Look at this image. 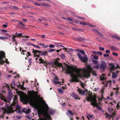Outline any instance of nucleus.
<instances>
[{"instance_id":"nucleus-1","label":"nucleus","mask_w":120,"mask_h":120,"mask_svg":"<svg viewBox=\"0 0 120 120\" xmlns=\"http://www.w3.org/2000/svg\"><path fill=\"white\" fill-rule=\"evenodd\" d=\"M86 68H83V69L77 68V67L75 66L73 68L69 66L66 69V73L70 74L71 79L70 80L71 82L75 81L77 82L78 78H82L83 77L87 78L90 77V73L91 70L90 66L88 65L86 66Z\"/></svg>"},{"instance_id":"nucleus-2","label":"nucleus","mask_w":120,"mask_h":120,"mask_svg":"<svg viewBox=\"0 0 120 120\" xmlns=\"http://www.w3.org/2000/svg\"><path fill=\"white\" fill-rule=\"evenodd\" d=\"M89 97H87L86 98V100L88 101H91V105L97 107V109L101 110L102 108L98 105L96 100V96L92 97V92H88L86 94Z\"/></svg>"},{"instance_id":"nucleus-3","label":"nucleus","mask_w":120,"mask_h":120,"mask_svg":"<svg viewBox=\"0 0 120 120\" xmlns=\"http://www.w3.org/2000/svg\"><path fill=\"white\" fill-rule=\"evenodd\" d=\"M49 110V108L47 106L45 107L43 110H38V115L39 119L40 117H41L40 115H43L45 116V117L49 116L48 113Z\"/></svg>"},{"instance_id":"nucleus-4","label":"nucleus","mask_w":120,"mask_h":120,"mask_svg":"<svg viewBox=\"0 0 120 120\" xmlns=\"http://www.w3.org/2000/svg\"><path fill=\"white\" fill-rule=\"evenodd\" d=\"M5 53L3 51H0V64L3 65L4 63L9 64V62L8 61V60L5 57Z\"/></svg>"},{"instance_id":"nucleus-5","label":"nucleus","mask_w":120,"mask_h":120,"mask_svg":"<svg viewBox=\"0 0 120 120\" xmlns=\"http://www.w3.org/2000/svg\"><path fill=\"white\" fill-rule=\"evenodd\" d=\"M13 96L12 94L10 93L9 94L8 97L5 99V97L2 94H0V99L3 101L4 102L10 103V101Z\"/></svg>"},{"instance_id":"nucleus-6","label":"nucleus","mask_w":120,"mask_h":120,"mask_svg":"<svg viewBox=\"0 0 120 120\" xmlns=\"http://www.w3.org/2000/svg\"><path fill=\"white\" fill-rule=\"evenodd\" d=\"M29 102L30 105L35 108H38V105L39 104V102L35 99H31L30 100Z\"/></svg>"},{"instance_id":"nucleus-7","label":"nucleus","mask_w":120,"mask_h":120,"mask_svg":"<svg viewBox=\"0 0 120 120\" xmlns=\"http://www.w3.org/2000/svg\"><path fill=\"white\" fill-rule=\"evenodd\" d=\"M32 52L34 54V57H37L38 58H39L40 57V55L42 56V52L41 51L34 50L33 49Z\"/></svg>"},{"instance_id":"nucleus-8","label":"nucleus","mask_w":120,"mask_h":120,"mask_svg":"<svg viewBox=\"0 0 120 120\" xmlns=\"http://www.w3.org/2000/svg\"><path fill=\"white\" fill-rule=\"evenodd\" d=\"M2 109L4 110L3 112L4 114L5 113H11L12 112H14L13 109L10 106L8 107L6 109H3L2 108Z\"/></svg>"},{"instance_id":"nucleus-9","label":"nucleus","mask_w":120,"mask_h":120,"mask_svg":"<svg viewBox=\"0 0 120 120\" xmlns=\"http://www.w3.org/2000/svg\"><path fill=\"white\" fill-rule=\"evenodd\" d=\"M56 66H57L59 68L61 67L63 70H64V68L62 66V64L58 63V60L56 59V61L53 62V65H52V66L54 68H56Z\"/></svg>"},{"instance_id":"nucleus-10","label":"nucleus","mask_w":120,"mask_h":120,"mask_svg":"<svg viewBox=\"0 0 120 120\" xmlns=\"http://www.w3.org/2000/svg\"><path fill=\"white\" fill-rule=\"evenodd\" d=\"M101 63L100 65V68L102 69L104 71L106 68V63L103 61H101Z\"/></svg>"},{"instance_id":"nucleus-11","label":"nucleus","mask_w":120,"mask_h":120,"mask_svg":"<svg viewBox=\"0 0 120 120\" xmlns=\"http://www.w3.org/2000/svg\"><path fill=\"white\" fill-rule=\"evenodd\" d=\"M17 96L16 95L15 96L14 98L13 99L12 104H11L12 105L15 106L17 102Z\"/></svg>"},{"instance_id":"nucleus-12","label":"nucleus","mask_w":120,"mask_h":120,"mask_svg":"<svg viewBox=\"0 0 120 120\" xmlns=\"http://www.w3.org/2000/svg\"><path fill=\"white\" fill-rule=\"evenodd\" d=\"M58 79V78L57 76H56L54 79L53 80V83L55 84H60L61 85L60 82H58L57 81Z\"/></svg>"},{"instance_id":"nucleus-13","label":"nucleus","mask_w":120,"mask_h":120,"mask_svg":"<svg viewBox=\"0 0 120 120\" xmlns=\"http://www.w3.org/2000/svg\"><path fill=\"white\" fill-rule=\"evenodd\" d=\"M78 91L79 94L81 95H83L85 93V91L84 90H82L80 88L78 89Z\"/></svg>"},{"instance_id":"nucleus-14","label":"nucleus","mask_w":120,"mask_h":120,"mask_svg":"<svg viewBox=\"0 0 120 120\" xmlns=\"http://www.w3.org/2000/svg\"><path fill=\"white\" fill-rule=\"evenodd\" d=\"M93 31L94 32L97 33L99 34V36H100L101 38H103L104 36L101 34L98 30H96L95 29H94L93 30Z\"/></svg>"},{"instance_id":"nucleus-15","label":"nucleus","mask_w":120,"mask_h":120,"mask_svg":"<svg viewBox=\"0 0 120 120\" xmlns=\"http://www.w3.org/2000/svg\"><path fill=\"white\" fill-rule=\"evenodd\" d=\"M75 40L79 41H83L85 40V39L84 38L81 37L79 38H75Z\"/></svg>"},{"instance_id":"nucleus-16","label":"nucleus","mask_w":120,"mask_h":120,"mask_svg":"<svg viewBox=\"0 0 120 120\" xmlns=\"http://www.w3.org/2000/svg\"><path fill=\"white\" fill-rule=\"evenodd\" d=\"M116 69V67H115L114 65H113V66H111L109 68V70L111 72H112L114 71L115 69Z\"/></svg>"},{"instance_id":"nucleus-17","label":"nucleus","mask_w":120,"mask_h":120,"mask_svg":"<svg viewBox=\"0 0 120 120\" xmlns=\"http://www.w3.org/2000/svg\"><path fill=\"white\" fill-rule=\"evenodd\" d=\"M117 73H114L113 72L112 73V77L113 78H115L117 77V74L118 73L119 71H117L116 70Z\"/></svg>"},{"instance_id":"nucleus-18","label":"nucleus","mask_w":120,"mask_h":120,"mask_svg":"<svg viewBox=\"0 0 120 120\" xmlns=\"http://www.w3.org/2000/svg\"><path fill=\"white\" fill-rule=\"evenodd\" d=\"M72 95H73V97L75 99H80V98L79 97V96L74 93L72 94Z\"/></svg>"},{"instance_id":"nucleus-19","label":"nucleus","mask_w":120,"mask_h":120,"mask_svg":"<svg viewBox=\"0 0 120 120\" xmlns=\"http://www.w3.org/2000/svg\"><path fill=\"white\" fill-rule=\"evenodd\" d=\"M40 62H39V63L41 64L42 63L44 64V65L45 66H46L47 64L46 62L44 61L43 60H41L40 61Z\"/></svg>"},{"instance_id":"nucleus-20","label":"nucleus","mask_w":120,"mask_h":120,"mask_svg":"<svg viewBox=\"0 0 120 120\" xmlns=\"http://www.w3.org/2000/svg\"><path fill=\"white\" fill-rule=\"evenodd\" d=\"M55 112V111L54 110L52 109H50L48 111V114H53Z\"/></svg>"},{"instance_id":"nucleus-21","label":"nucleus","mask_w":120,"mask_h":120,"mask_svg":"<svg viewBox=\"0 0 120 120\" xmlns=\"http://www.w3.org/2000/svg\"><path fill=\"white\" fill-rule=\"evenodd\" d=\"M110 48L112 50L114 51H116L118 50V49L115 46H111Z\"/></svg>"},{"instance_id":"nucleus-22","label":"nucleus","mask_w":120,"mask_h":120,"mask_svg":"<svg viewBox=\"0 0 120 120\" xmlns=\"http://www.w3.org/2000/svg\"><path fill=\"white\" fill-rule=\"evenodd\" d=\"M112 37L115 38L116 39H117L120 41V37H119L118 36L116 35H114L112 36Z\"/></svg>"},{"instance_id":"nucleus-23","label":"nucleus","mask_w":120,"mask_h":120,"mask_svg":"<svg viewBox=\"0 0 120 120\" xmlns=\"http://www.w3.org/2000/svg\"><path fill=\"white\" fill-rule=\"evenodd\" d=\"M81 60L83 62L86 63L87 62V58L86 57H83Z\"/></svg>"},{"instance_id":"nucleus-24","label":"nucleus","mask_w":120,"mask_h":120,"mask_svg":"<svg viewBox=\"0 0 120 120\" xmlns=\"http://www.w3.org/2000/svg\"><path fill=\"white\" fill-rule=\"evenodd\" d=\"M61 58L63 59H65V55L64 53H62L60 55Z\"/></svg>"},{"instance_id":"nucleus-25","label":"nucleus","mask_w":120,"mask_h":120,"mask_svg":"<svg viewBox=\"0 0 120 120\" xmlns=\"http://www.w3.org/2000/svg\"><path fill=\"white\" fill-rule=\"evenodd\" d=\"M42 52V56L47 55L48 53L46 51H43Z\"/></svg>"},{"instance_id":"nucleus-26","label":"nucleus","mask_w":120,"mask_h":120,"mask_svg":"<svg viewBox=\"0 0 120 120\" xmlns=\"http://www.w3.org/2000/svg\"><path fill=\"white\" fill-rule=\"evenodd\" d=\"M16 37V36L14 35H12V39L13 42H15V41H16V40H15V38Z\"/></svg>"},{"instance_id":"nucleus-27","label":"nucleus","mask_w":120,"mask_h":120,"mask_svg":"<svg viewBox=\"0 0 120 120\" xmlns=\"http://www.w3.org/2000/svg\"><path fill=\"white\" fill-rule=\"evenodd\" d=\"M108 111L110 112H111L113 111V109H111V108L109 107H108Z\"/></svg>"},{"instance_id":"nucleus-28","label":"nucleus","mask_w":120,"mask_h":120,"mask_svg":"<svg viewBox=\"0 0 120 120\" xmlns=\"http://www.w3.org/2000/svg\"><path fill=\"white\" fill-rule=\"evenodd\" d=\"M92 61L94 64H98V61L95 60L94 59L92 60Z\"/></svg>"},{"instance_id":"nucleus-29","label":"nucleus","mask_w":120,"mask_h":120,"mask_svg":"<svg viewBox=\"0 0 120 120\" xmlns=\"http://www.w3.org/2000/svg\"><path fill=\"white\" fill-rule=\"evenodd\" d=\"M77 55L78 56V57H79V58L81 60L82 59V58L83 57L81 55H80V53H78L77 54Z\"/></svg>"},{"instance_id":"nucleus-30","label":"nucleus","mask_w":120,"mask_h":120,"mask_svg":"<svg viewBox=\"0 0 120 120\" xmlns=\"http://www.w3.org/2000/svg\"><path fill=\"white\" fill-rule=\"evenodd\" d=\"M68 112L71 116H73V114L72 112L70 110H68Z\"/></svg>"},{"instance_id":"nucleus-31","label":"nucleus","mask_w":120,"mask_h":120,"mask_svg":"<svg viewBox=\"0 0 120 120\" xmlns=\"http://www.w3.org/2000/svg\"><path fill=\"white\" fill-rule=\"evenodd\" d=\"M22 33L18 34L16 36V37H21L22 36Z\"/></svg>"},{"instance_id":"nucleus-32","label":"nucleus","mask_w":120,"mask_h":120,"mask_svg":"<svg viewBox=\"0 0 120 120\" xmlns=\"http://www.w3.org/2000/svg\"><path fill=\"white\" fill-rule=\"evenodd\" d=\"M79 23L82 25H86V23L84 22H80Z\"/></svg>"},{"instance_id":"nucleus-33","label":"nucleus","mask_w":120,"mask_h":120,"mask_svg":"<svg viewBox=\"0 0 120 120\" xmlns=\"http://www.w3.org/2000/svg\"><path fill=\"white\" fill-rule=\"evenodd\" d=\"M5 87H8V88H9V86H7V84H4L2 86V88L3 89H4V88Z\"/></svg>"},{"instance_id":"nucleus-34","label":"nucleus","mask_w":120,"mask_h":120,"mask_svg":"<svg viewBox=\"0 0 120 120\" xmlns=\"http://www.w3.org/2000/svg\"><path fill=\"white\" fill-rule=\"evenodd\" d=\"M7 39V38L6 37H0V39L1 40H4V39Z\"/></svg>"},{"instance_id":"nucleus-35","label":"nucleus","mask_w":120,"mask_h":120,"mask_svg":"<svg viewBox=\"0 0 120 120\" xmlns=\"http://www.w3.org/2000/svg\"><path fill=\"white\" fill-rule=\"evenodd\" d=\"M20 107L19 105H17L16 106V108L18 110H20Z\"/></svg>"},{"instance_id":"nucleus-36","label":"nucleus","mask_w":120,"mask_h":120,"mask_svg":"<svg viewBox=\"0 0 120 120\" xmlns=\"http://www.w3.org/2000/svg\"><path fill=\"white\" fill-rule=\"evenodd\" d=\"M116 113L115 112H114V113H113L112 114V115H111V117H112L113 118L112 119V120H114V119H113V117L114 116H115L116 115Z\"/></svg>"},{"instance_id":"nucleus-37","label":"nucleus","mask_w":120,"mask_h":120,"mask_svg":"<svg viewBox=\"0 0 120 120\" xmlns=\"http://www.w3.org/2000/svg\"><path fill=\"white\" fill-rule=\"evenodd\" d=\"M93 58L94 59L97 60H98V57L96 55L94 56Z\"/></svg>"},{"instance_id":"nucleus-38","label":"nucleus","mask_w":120,"mask_h":120,"mask_svg":"<svg viewBox=\"0 0 120 120\" xmlns=\"http://www.w3.org/2000/svg\"><path fill=\"white\" fill-rule=\"evenodd\" d=\"M4 34H5L6 35L9 37L10 38V37H11V36L9 35V34L8 33H4Z\"/></svg>"},{"instance_id":"nucleus-39","label":"nucleus","mask_w":120,"mask_h":120,"mask_svg":"<svg viewBox=\"0 0 120 120\" xmlns=\"http://www.w3.org/2000/svg\"><path fill=\"white\" fill-rule=\"evenodd\" d=\"M100 79V80L101 81H103L105 79V78L104 77V76H103V77H102L101 76Z\"/></svg>"},{"instance_id":"nucleus-40","label":"nucleus","mask_w":120,"mask_h":120,"mask_svg":"<svg viewBox=\"0 0 120 120\" xmlns=\"http://www.w3.org/2000/svg\"><path fill=\"white\" fill-rule=\"evenodd\" d=\"M111 115H108V116H106V117H108V119L109 120H110V119L111 117Z\"/></svg>"},{"instance_id":"nucleus-41","label":"nucleus","mask_w":120,"mask_h":120,"mask_svg":"<svg viewBox=\"0 0 120 120\" xmlns=\"http://www.w3.org/2000/svg\"><path fill=\"white\" fill-rule=\"evenodd\" d=\"M55 50L54 49H49L48 50V51L49 52H51Z\"/></svg>"},{"instance_id":"nucleus-42","label":"nucleus","mask_w":120,"mask_h":120,"mask_svg":"<svg viewBox=\"0 0 120 120\" xmlns=\"http://www.w3.org/2000/svg\"><path fill=\"white\" fill-rule=\"evenodd\" d=\"M99 49L100 50L102 51H103L105 50V49L103 47H99Z\"/></svg>"},{"instance_id":"nucleus-43","label":"nucleus","mask_w":120,"mask_h":120,"mask_svg":"<svg viewBox=\"0 0 120 120\" xmlns=\"http://www.w3.org/2000/svg\"><path fill=\"white\" fill-rule=\"evenodd\" d=\"M97 53L98 54L100 55H102V53L101 52H97Z\"/></svg>"},{"instance_id":"nucleus-44","label":"nucleus","mask_w":120,"mask_h":120,"mask_svg":"<svg viewBox=\"0 0 120 120\" xmlns=\"http://www.w3.org/2000/svg\"><path fill=\"white\" fill-rule=\"evenodd\" d=\"M6 24H4L2 25L3 27L4 28H6L7 27V24H8L7 23H6Z\"/></svg>"},{"instance_id":"nucleus-45","label":"nucleus","mask_w":120,"mask_h":120,"mask_svg":"<svg viewBox=\"0 0 120 120\" xmlns=\"http://www.w3.org/2000/svg\"><path fill=\"white\" fill-rule=\"evenodd\" d=\"M58 92L62 94L63 93L62 90L61 89H58Z\"/></svg>"},{"instance_id":"nucleus-46","label":"nucleus","mask_w":120,"mask_h":120,"mask_svg":"<svg viewBox=\"0 0 120 120\" xmlns=\"http://www.w3.org/2000/svg\"><path fill=\"white\" fill-rule=\"evenodd\" d=\"M94 68L97 69L100 68V66L98 65L97 66H94Z\"/></svg>"},{"instance_id":"nucleus-47","label":"nucleus","mask_w":120,"mask_h":120,"mask_svg":"<svg viewBox=\"0 0 120 120\" xmlns=\"http://www.w3.org/2000/svg\"><path fill=\"white\" fill-rule=\"evenodd\" d=\"M42 5L44 6H49V5L48 4H46L45 3H42Z\"/></svg>"},{"instance_id":"nucleus-48","label":"nucleus","mask_w":120,"mask_h":120,"mask_svg":"<svg viewBox=\"0 0 120 120\" xmlns=\"http://www.w3.org/2000/svg\"><path fill=\"white\" fill-rule=\"evenodd\" d=\"M103 56L105 58L107 56H109V55L108 54H104Z\"/></svg>"},{"instance_id":"nucleus-49","label":"nucleus","mask_w":120,"mask_h":120,"mask_svg":"<svg viewBox=\"0 0 120 120\" xmlns=\"http://www.w3.org/2000/svg\"><path fill=\"white\" fill-rule=\"evenodd\" d=\"M112 54L113 55L115 56H117L118 55V54L117 53H115L114 52H112Z\"/></svg>"},{"instance_id":"nucleus-50","label":"nucleus","mask_w":120,"mask_h":120,"mask_svg":"<svg viewBox=\"0 0 120 120\" xmlns=\"http://www.w3.org/2000/svg\"><path fill=\"white\" fill-rule=\"evenodd\" d=\"M116 107L118 109L120 108V106L119 105V103H118L117 104V106H116Z\"/></svg>"},{"instance_id":"nucleus-51","label":"nucleus","mask_w":120,"mask_h":120,"mask_svg":"<svg viewBox=\"0 0 120 120\" xmlns=\"http://www.w3.org/2000/svg\"><path fill=\"white\" fill-rule=\"evenodd\" d=\"M68 20L70 21H72V20L69 17H68L67 18Z\"/></svg>"},{"instance_id":"nucleus-52","label":"nucleus","mask_w":120,"mask_h":120,"mask_svg":"<svg viewBox=\"0 0 120 120\" xmlns=\"http://www.w3.org/2000/svg\"><path fill=\"white\" fill-rule=\"evenodd\" d=\"M49 47L51 48H53L54 47V45L52 44L49 45Z\"/></svg>"},{"instance_id":"nucleus-53","label":"nucleus","mask_w":120,"mask_h":120,"mask_svg":"<svg viewBox=\"0 0 120 120\" xmlns=\"http://www.w3.org/2000/svg\"><path fill=\"white\" fill-rule=\"evenodd\" d=\"M80 84L81 86L82 87V88H84V84L82 83H80Z\"/></svg>"},{"instance_id":"nucleus-54","label":"nucleus","mask_w":120,"mask_h":120,"mask_svg":"<svg viewBox=\"0 0 120 120\" xmlns=\"http://www.w3.org/2000/svg\"><path fill=\"white\" fill-rule=\"evenodd\" d=\"M78 18H79L81 19H82L84 20V21H85L86 19H84L83 17H78Z\"/></svg>"},{"instance_id":"nucleus-55","label":"nucleus","mask_w":120,"mask_h":120,"mask_svg":"<svg viewBox=\"0 0 120 120\" xmlns=\"http://www.w3.org/2000/svg\"><path fill=\"white\" fill-rule=\"evenodd\" d=\"M87 116L91 118L94 117V116L93 115H92V116H90L89 114Z\"/></svg>"},{"instance_id":"nucleus-56","label":"nucleus","mask_w":120,"mask_h":120,"mask_svg":"<svg viewBox=\"0 0 120 120\" xmlns=\"http://www.w3.org/2000/svg\"><path fill=\"white\" fill-rule=\"evenodd\" d=\"M80 52L83 54H84L85 53V52L83 50H81Z\"/></svg>"},{"instance_id":"nucleus-57","label":"nucleus","mask_w":120,"mask_h":120,"mask_svg":"<svg viewBox=\"0 0 120 120\" xmlns=\"http://www.w3.org/2000/svg\"><path fill=\"white\" fill-rule=\"evenodd\" d=\"M16 117L18 119H20L22 117L21 116H16Z\"/></svg>"},{"instance_id":"nucleus-58","label":"nucleus","mask_w":120,"mask_h":120,"mask_svg":"<svg viewBox=\"0 0 120 120\" xmlns=\"http://www.w3.org/2000/svg\"><path fill=\"white\" fill-rule=\"evenodd\" d=\"M105 52L107 53H110V51L109 50H106Z\"/></svg>"},{"instance_id":"nucleus-59","label":"nucleus","mask_w":120,"mask_h":120,"mask_svg":"<svg viewBox=\"0 0 120 120\" xmlns=\"http://www.w3.org/2000/svg\"><path fill=\"white\" fill-rule=\"evenodd\" d=\"M39 45H40L41 46H45V44H42L41 43H39L38 44Z\"/></svg>"},{"instance_id":"nucleus-60","label":"nucleus","mask_w":120,"mask_h":120,"mask_svg":"<svg viewBox=\"0 0 120 120\" xmlns=\"http://www.w3.org/2000/svg\"><path fill=\"white\" fill-rule=\"evenodd\" d=\"M19 25H22L24 27L25 26L23 23H22L21 22H19Z\"/></svg>"},{"instance_id":"nucleus-61","label":"nucleus","mask_w":120,"mask_h":120,"mask_svg":"<svg viewBox=\"0 0 120 120\" xmlns=\"http://www.w3.org/2000/svg\"><path fill=\"white\" fill-rule=\"evenodd\" d=\"M13 8L14 9H18L19 8L17 7H16V6H13Z\"/></svg>"},{"instance_id":"nucleus-62","label":"nucleus","mask_w":120,"mask_h":120,"mask_svg":"<svg viewBox=\"0 0 120 120\" xmlns=\"http://www.w3.org/2000/svg\"><path fill=\"white\" fill-rule=\"evenodd\" d=\"M22 37H25L27 38H29V36H22Z\"/></svg>"},{"instance_id":"nucleus-63","label":"nucleus","mask_w":120,"mask_h":120,"mask_svg":"<svg viewBox=\"0 0 120 120\" xmlns=\"http://www.w3.org/2000/svg\"><path fill=\"white\" fill-rule=\"evenodd\" d=\"M41 37L42 38H45V35L44 34H42L41 35Z\"/></svg>"},{"instance_id":"nucleus-64","label":"nucleus","mask_w":120,"mask_h":120,"mask_svg":"<svg viewBox=\"0 0 120 120\" xmlns=\"http://www.w3.org/2000/svg\"><path fill=\"white\" fill-rule=\"evenodd\" d=\"M93 74L95 76H97V75L94 72H93Z\"/></svg>"}]
</instances>
